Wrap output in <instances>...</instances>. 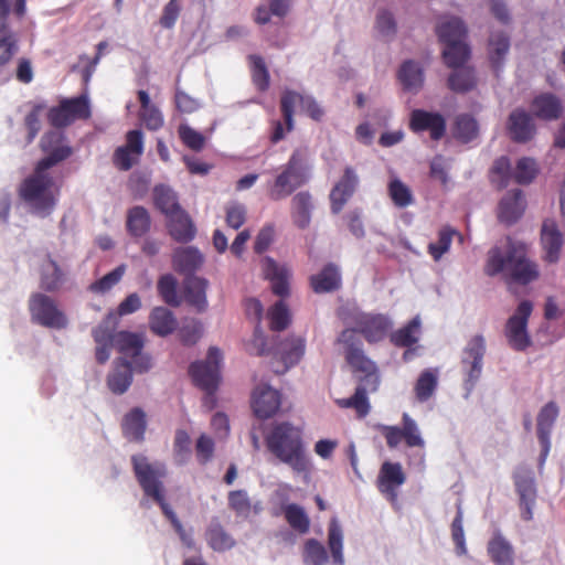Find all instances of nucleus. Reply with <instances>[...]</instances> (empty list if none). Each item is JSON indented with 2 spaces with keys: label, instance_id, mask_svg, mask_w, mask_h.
Returning a JSON list of instances; mask_svg holds the SVG:
<instances>
[{
  "label": "nucleus",
  "instance_id": "obj_58",
  "mask_svg": "<svg viewBox=\"0 0 565 565\" xmlns=\"http://www.w3.org/2000/svg\"><path fill=\"white\" fill-rule=\"evenodd\" d=\"M537 172L535 161L530 158H521L513 170V179L520 184L532 182Z\"/></svg>",
  "mask_w": 565,
  "mask_h": 565
},
{
  "label": "nucleus",
  "instance_id": "obj_4",
  "mask_svg": "<svg viewBox=\"0 0 565 565\" xmlns=\"http://www.w3.org/2000/svg\"><path fill=\"white\" fill-rule=\"evenodd\" d=\"M134 470L146 495L151 497L161 508L163 514L170 520L182 543L188 547L194 546L192 536L185 532L172 508L167 503L163 494L161 479L167 475V468L161 462L149 463L141 455L131 458Z\"/></svg>",
  "mask_w": 565,
  "mask_h": 565
},
{
  "label": "nucleus",
  "instance_id": "obj_41",
  "mask_svg": "<svg viewBox=\"0 0 565 565\" xmlns=\"http://www.w3.org/2000/svg\"><path fill=\"white\" fill-rule=\"evenodd\" d=\"M420 318L416 316L406 326L391 334V342L401 348H409L419 340Z\"/></svg>",
  "mask_w": 565,
  "mask_h": 565
},
{
  "label": "nucleus",
  "instance_id": "obj_55",
  "mask_svg": "<svg viewBox=\"0 0 565 565\" xmlns=\"http://www.w3.org/2000/svg\"><path fill=\"white\" fill-rule=\"evenodd\" d=\"M126 271L125 265H119L110 273L106 274L100 279L96 280L89 286V290L95 294H105L110 290L116 284L120 281Z\"/></svg>",
  "mask_w": 565,
  "mask_h": 565
},
{
  "label": "nucleus",
  "instance_id": "obj_50",
  "mask_svg": "<svg viewBox=\"0 0 565 565\" xmlns=\"http://www.w3.org/2000/svg\"><path fill=\"white\" fill-rule=\"evenodd\" d=\"M388 195L397 207H406L414 202L411 189L398 178H393L390 181Z\"/></svg>",
  "mask_w": 565,
  "mask_h": 565
},
{
  "label": "nucleus",
  "instance_id": "obj_40",
  "mask_svg": "<svg viewBox=\"0 0 565 565\" xmlns=\"http://www.w3.org/2000/svg\"><path fill=\"white\" fill-rule=\"evenodd\" d=\"M510 50V38L502 31H494L489 38V57L495 70H499Z\"/></svg>",
  "mask_w": 565,
  "mask_h": 565
},
{
  "label": "nucleus",
  "instance_id": "obj_48",
  "mask_svg": "<svg viewBox=\"0 0 565 565\" xmlns=\"http://www.w3.org/2000/svg\"><path fill=\"white\" fill-rule=\"evenodd\" d=\"M156 206L168 217L169 215L181 210L178 203V196L170 188L166 185H157L153 190Z\"/></svg>",
  "mask_w": 565,
  "mask_h": 565
},
{
  "label": "nucleus",
  "instance_id": "obj_8",
  "mask_svg": "<svg viewBox=\"0 0 565 565\" xmlns=\"http://www.w3.org/2000/svg\"><path fill=\"white\" fill-rule=\"evenodd\" d=\"M223 360L222 352L218 348L211 347L207 351L205 361H198L190 365V374L193 382L206 392L204 404L209 405V409L214 406L213 393L220 383V370Z\"/></svg>",
  "mask_w": 565,
  "mask_h": 565
},
{
  "label": "nucleus",
  "instance_id": "obj_5",
  "mask_svg": "<svg viewBox=\"0 0 565 565\" xmlns=\"http://www.w3.org/2000/svg\"><path fill=\"white\" fill-rule=\"evenodd\" d=\"M436 32L441 42L446 44L443 51L445 63L452 68L461 67L470 56V49L465 42L467 26L465 22L455 15L440 18Z\"/></svg>",
  "mask_w": 565,
  "mask_h": 565
},
{
  "label": "nucleus",
  "instance_id": "obj_9",
  "mask_svg": "<svg viewBox=\"0 0 565 565\" xmlns=\"http://www.w3.org/2000/svg\"><path fill=\"white\" fill-rule=\"evenodd\" d=\"M29 310L33 322L51 329H64L68 324L66 315L61 310L56 301L41 292L31 296Z\"/></svg>",
  "mask_w": 565,
  "mask_h": 565
},
{
  "label": "nucleus",
  "instance_id": "obj_20",
  "mask_svg": "<svg viewBox=\"0 0 565 565\" xmlns=\"http://www.w3.org/2000/svg\"><path fill=\"white\" fill-rule=\"evenodd\" d=\"M406 480L402 465L386 461L382 465L377 477V488L381 493L387 495L392 501L396 499V488Z\"/></svg>",
  "mask_w": 565,
  "mask_h": 565
},
{
  "label": "nucleus",
  "instance_id": "obj_16",
  "mask_svg": "<svg viewBox=\"0 0 565 565\" xmlns=\"http://www.w3.org/2000/svg\"><path fill=\"white\" fill-rule=\"evenodd\" d=\"M281 404L280 393L267 384H259L252 395L254 414L262 419L274 416Z\"/></svg>",
  "mask_w": 565,
  "mask_h": 565
},
{
  "label": "nucleus",
  "instance_id": "obj_30",
  "mask_svg": "<svg viewBox=\"0 0 565 565\" xmlns=\"http://www.w3.org/2000/svg\"><path fill=\"white\" fill-rule=\"evenodd\" d=\"M488 554L497 565H513L514 548L512 544L503 536L500 530H495L488 543Z\"/></svg>",
  "mask_w": 565,
  "mask_h": 565
},
{
  "label": "nucleus",
  "instance_id": "obj_21",
  "mask_svg": "<svg viewBox=\"0 0 565 565\" xmlns=\"http://www.w3.org/2000/svg\"><path fill=\"white\" fill-rule=\"evenodd\" d=\"M541 242L545 252V259L548 263H556L563 246V234L554 220L547 218L543 222Z\"/></svg>",
  "mask_w": 565,
  "mask_h": 565
},
{
  "label": "nucleus",
  "instance_id": "obj_38",
  "mask_svg": "<svg viewBox=\"0 0 565 565\" xmlns=\"http://www.w3.org/2000/svg\"><path fill=\"white\" fill-rule=\"evenodd\" d=\"M126 225L130 235L135 237L146 235L151 227V217L149 212L140 205L131 207L127 213Z\"/></svg>",
  "mask_w": 565,
  "mask_h": 565
},
{
  "label": "nucleus",
  "instance_id": "obj_62",
  "mask_svg": "<svg viewBox=\"0 0 565 565\" xmlns=\"http://www.w3.org/2000/svg\"><path fill=\"white\" fill-rule=\"evenodd\" d=\"M178 132L180 139L188 148L194 151H200L204 148L205 137L201 132L194 130L189 125H180L178 128Z\"/></svg>",
  "mask_w": 565,
  "mask_h": 565
},
{
  "label": "nucleus",
  "instance_id": "obj_29",
  "mask_svg": "<svg viewBox=\"0 0 565 565\" xmlns=\"http://www.w3.org/2000/svg\"><path fill=\"white\" fill-rule=\"evenodd\" d=\"M168 230L172 238L181 243H188L195 236V227L182 209L168 216Z\"/></svg>",
  "mask_w": 565,
  "mask_h": 565
},
{
  "label": "nucleus",
  "instance_id": "obj_27",
  "mask_svg": "<svg viewBox=\"0 0 565 565\" xmlns=\"http://www.w3.org/2000/svg\"><path fill=\"white\" fill-rule=\"evenodd\" d=\"M306 352V339L302 335H289L279 343L278 354L288 370L297 365Z\"/></svg>",
  "mask_w": 565,
  "mask_h": 565
},
{
  "label": "nucleus",
  "instance_id": "obj_17",
  "mask_svg": "<svg viewBox=\"0 0 565 565\" xmlns=\"http://www.w3.org/2000/svg\"><path fill=\"white\" fill-rule=\"evenodd\" d=\"M558 416V406L555 402L545 404L537 414V438L542 446L539 463L543 466L550 449L551 434Z\"/></svg>",
  "mask_w": 565,
  "mask_h": 565
},
{
  "label": "nucleus",
  "instance_id": "obj_46",
  "mask_svg": "<svg viewBox=\"0 0 565 565\" xmlns=\"http://www.w3.org/2000/svg\"><path fill=\"white\" fill-rule=\"evenodd\" d=\"M282 512L291 529L300 534L309 532L310 519L302 507L289 503L282 507Z\"/></svg>",
  "mask_w": 565,
  "mask_h": 565
},
{
  "label": "nucleus",
  "instance_id": "obj_6",
  "mask_svg": "<svg viewBox=\"0 0 565 565\" xmlns=\"http://www.w3.org/2000/svg\"><path fill=\"white\" fill-rule=\"evenodd\" d=\"M308 156L307 148L296 149L291 153L288 162L282 167L281 172L276 177L268 190V196L273 201L286 199L308 181Z\"/></svg>",
  "mask_w": 565,
  "mask_h": 565
},
{
  "label": "nucleus",
  "instance_id": "obj_10",
  "mask_svg": "<svg viewBox=\"0 0 565 565\" xmlns=\"http://www.w3.org/2000/svg\"><path fill=\"white\" fill-rule=\"evenodd\" d=\"M344 323L354 326L351 330L361 333L370 343L382 341L392 328V322L383 315L353 311L343 318Z\"/></svg>",
  "mask_w": 565,
  "mask_h": 565
},
{
  "label": "nucleus",
  "instance_id": "obj_47",
  "mask_svg": "<svg viewBox=\"0 0 565 565\" xmlns=\"http://www.w3.org/2000/svg\"><path fill=\"white\" fill-rule=\"evenodd\" d=\"M17 34L8 24L0 25V67L7 65L11 58L18 53Z\"/></svg>",
  "mask_w": 565,
  "mask_h": 565
},
{
  "label": "nucleus",
  "instance_id": "obj_23",
  "mask_svg": "<svg viewBox=\"0 0 565 565\" xmlns=\"http://www.w3.org/2000/svg\"><path fill=\"white\" fill-rule=\"evenodd\" d=\"M207 287L209 281L198 276H188L183 281L184 299L198 312H204L207 309Z\"/></svg>",
  "mask_w": 565,
  "mask_h": 565
},
{
  "label": "nucleus",
  "instance_id": "obj_56",
  "mask_svg": "<svg viewBox=\"0 0 565 565\" xmlns=\"http://www.w3.org/2000/svg\"><path fill=\"white\" fill-rule=\"evenodd\" d=\"M270 328L275 331L285 330L290 323V313L282 300L277 301L269 310Z\"/></svg>",
  "mask_w": 565,
  "mask_h": 565
},
{
  "label": "nucleus",
  "instance_id": "obj_31",
  "mask_svg": "<svg viewBox=\"0 0 565 565\" xmlns=\"http://www.w3.org/2000/svg\"><path fill=\"white\" fill-rule=\"evenodd\" d=\"M202 263L201 253L192 246L179 247L172 255L174 269L188 276H193L192 274L201 267Z\"/></svg>",
  "mask_w": 565,
  "mask_h": 565
},
{
  "label": "nucleus",
  "instance_id": "obj_53",
  "mask_svg": "<svg viewBox=\"0 0 565 565\" xmlns=\"http://www.w3.org/2000/svg\"><path fill=\"white\" fill-rule=\"evenodd\" d=\"M402 422H403V427H401V428H402L403 437H404V440H405V444L407 445V447L424 448L425 440L422 437V434H420L417 423L407 413L403 414Z\"/></svg>",
  "mask_w": 565,
  "mask_h": 565
},
{
  "label": "nucleus",
  "instance_id": "obj_43",
  "mask_svg": "<svg viewBox=\"0 0 565 565\" xmlns=\"http://www.w3.org/2000/svg\"><path fill=\"white\" fill-rule=\"evenodd\" d=\"M65 280V273L51 258L42 265L41 270V287L46 291L57 290Z\"/></svg>",
  "mask_w": 565,
  "mask_h": 565
},
{
  "label": "nucleus",
  "instance_id": "obj_19",
  "mask_svg": "<svg viewBox=\"0 0 565 565\" xmlns=\"http://www.w3.org/2000/svg\"><path fill=\"white\" fill-rule=\"evenodd\" d=\"M359 184V177L353 168L347 167L343 177L333 186L330 193L331 211L338 214L348 200L353 195Z\"/></svg>",
  "mask_w": 565,
  "mask_h": 565
},
{
  "label": "nucleus",
  "instance_id": "obj_37",
  "mask_svg": "<svg viewBox=\"0 0 565 565\" xmlns=\"http://www.w3.org/2000/svg\"><path fill=\"white\" fill-rule=\"evenodd\" d=\"M404 89L416 94L424 85V72L420 65L414 61H406L398 73Z\"/></svg>",
  "mask_w": 565,
  "mask_h": 565
},
{
  "label": "nucleus",
  "instance_id": "obj_33",
  "mask_svg": "<svg viewBox=\"0 0 565 565\" xmlns=\"http://www.w3.org/2000/svg\"><path fill=\"white\" fill-rule=\"evenodd\" d=\"M313 210L312 196L309 192L297 193L291 200V217L294 224L305 230L310 225Z\"/></svg>",
  "mask_w": 565,
  "mask_h": 565
},
{
  "label": "nucleus",
  "instance_id": "obj_64",
  "mask_svg": "<svg viewBox=\"0 0 565 565\" xmlns=\"http://www.w3.org/2000/svg\"><path fill=\"white\" fill-rule=\"evenodd\" d=\"M511 178H513V171L509 158H498L492 167V181L497 182L500 188H504Z\"/></svg>",
  "mask_w": 565,
  "mask_h": 565
},
{
  "label": "nucleus",
  "instance_id": "obj_45",
  "mask_svg": "<svg viewBox=\"0 0 565 565\" xmlns=\"http://www.w3.org/2000/svg\"><path fill=\"white\" fill-rule=\"evenodd\" d=\"M454 136L462 143H468L479 137V124L470 115L462 114L456 118Z\"/></svg>",
  "mask_w": 565,
  "mask_h": 565
},
{
  "label": "nucleus",
  "instance_id": "obj_15",
  "mask_svg": "<svg viewBox=\"0 0 565 565\" xmlns=\"http://www.w3.org/2000/svg\"><path fill=\"white\" fill-rule=\"evenodd\" d=\"M90 115L88 98L86 96L63 99L58 106L49 111V121L56 128L71 125L75 119L88 118Z\"/></svg>",
  "mask_w": 565,
  "mask_h": 565
},
{
  "label": "nucleus",
  "instance_id": "obj_63",
  "mask_svg": "<svg viewBox=\"0 0 565 565\" xmlns=\"http://www.w3.org/2000/svg\"><path fill=\"white\" fill-rule=\"evenodd\" d=\"M377 388L379 387L371 388L370 385L364 383H360L355 388L354 395L351 396L353 403L352 406L360 416L364 417L369 414L370 403L367 399V394L376 392Z\"/></svg>",
  "mask_w": 565,
  "mask_h": 565
},
{
  "label": "nucleus",
  "instance_id": "obj_24",
  "mask_svg": "<svg viewBox=\"0 0 565 565\" xmlns=\"http://www.w3.org/2000/svg\"><path fill=\"white\" fill-rule=\"evenodd\" d=\"M263 271L265 277L270 280L271 289L279 297L289 295V277L290 271L285 266H279L273 258L265 257L263 259Z\"/></svg>",
  "mask_w": 565,
  "mask_h": 565
},
{
  "label": "nucleus",
  "instance_id": "obj_42",
  "mask_svg": "<svg viewBox=\"0 0 565 565\" xmlns=\"http://www.w3.org/2000/svg\"><path fill=\"white\" fill-rule=\"evenodd\" d=\"M328 546L333 565H344L343 531L339 521L333 518L328 527Z\"/></svg>",
  "mask_w": 565,
  "mask_h": 565
},
{
  "label": "nucleus",
  "instance_id": "obj_61",
  "mask_svg": "<svg viewBox=\"0 0 565 565\" xmlns=\"http://www.w3.org/2000/svg\"><path fill=\"white\" fill-rule=\"evenodd\" d=\"M179 334L184 344L193 345L203 334V324L196 319H188L183 322Z\"/></svg>",
  "mask_w": 565,
  "mask_h": 565
},
{
  "label": "nucleus",
  "instance_id": "obj_2",
  "mask_svg": "<svg viewBox=\"0 0 565 565\" xmlns=\"http://www.w3.org/2000/svg\"><path fill=\"white\" fill-rule=\"evenodd\" d=\"M267 450L296 473H308L311 461L302 438V430L289 422L274 424L265 436Z\"/></svg>",
  "mask_w": 565,
  "mask_h": 565
},
{
  "label": "nucleus",
  "instance_id": "obj_44",
  "mask_svg": "<svg viewBox=\"0 0 565 565\" xmlns=\"http://www.w3.org/2000/svg\"><path fill=\"white\" fill-rule=\"evenodd\" d=\"M477 85L475 71L470 67H456L448 78V86L456 93H467Z\"/></svg>",
  "mask_w": 565,
  "mask_h": 565
},
{
  "label": "nucleus",
  "instance_id": "obj_32",
  "mask_svg": "<svg viewBox=\"0 0 565 565\" xmlns=\"http://www.w3.org/2000/svg\"><path fill=\"white\" fill-rule=\"evenodd\" d=\"M310 282L313 291L317 294L331 292L339 289L341 286L339 267L332 263L326 265L320 273L311 276Z\"/></svg>",
  "mask_w": 565,
  "mask_h": 565
},
{
  "label": "nucleus",
  "instance_id": "obj_28",
  "mask_svg": "<svg viewBox=\"0 0 565 565\" xmlns=\"http://www.w3.org/2000/svg\"><path fill=\"white\" fill-rule=\"evenodd\" d=\"M146 428V413L140 407H134L122 418V434L129 441H142L145 439Z\"/></svg>",
  "mask_w": 565,
  "mask_h": 565
},
{
  "label": "nucleus",
  "instance_id": "obj_51",
  "mask_svg": "<svg viewBox=\"0 0 565 565\" xmlns=\"http://www.w3.org/2000/svg\"><path fill=\"white\" fill-rule=\"evenodd\" d=\"M438 383L437 373L425 370L418 377L415 385L416 397L419 402H426L434 394Z\"/></svg>",
  "mask_w": 565,
  "mask_h": 565
},
{
  "label": "nucleus",
  "instance_id": "obj_7",
  "mask_svg": "<svg viewBox=\"0 0 565 565\" xmlns=\"http://www.w3.org/2000/svg\"><path fill=\"white\" fill-rule=\"evenodd\" d=\"M339 344H343L345 349L347 362L355 372H360L363 376L359 377L360 383L379 387L380 373L376 364L370 360L362 348V342L351 329H344L337 339Z\"/></svg>",
  "mask_w": 565,
  "mask_h": 565
},
{
  "label": "nucleus",
  "instance_id": "obj_14",
  "mask_svg": "<svg viewBox=\"0 0 565 565\" xmlns=\"http://www.w3.org/2000/svg\"><path fill=\"white\" fill-rule=\"evenodd\" d=\"M486 341L482 335H475L462 351L461 364L466 374L465 387L469 394L482 373Z\"/></svg>",
  "mask_w": 565,
  "mask_h": 565
},
{
  "label": "nucleus",
  "instance_id": "obj_1",
  "mask_svg": "<svg viewBox=\"0 0 565 565\" xmlns=\"http://www.w3.org/2000/svg\"><path fill=\"white\" fill-rule=\"evenodd\" d=\"M71 153V147L55 149L53 153L39 161L34 173L22 182L19 193L33 215L44 218L53 212L58 190L46 170L68 158Z\"/></svg>",
  "mask_w": 565,
  "mask_h": 565
},
{
  "label": "nucleus",
  "instance_id": "obj_11",
  "mask_svg": "<svg viewBox=\"0 0 565 565\" xmlns=\"http://www.w3.org/2000/svg\"><path fill=\"white\" fill-rule=\"evenodd\" d=\"M113 341L114 347L125 355L124 359H131L136 372L146 373L152 367L151 358L142 352L145 347V335L142 333L119 331L115 333Z\"/></svg>",
  "mask_w": 565,
  "mask_h": 565
},
{
  "label": "nucleus",
  "instance_id": "obj_52",
  "mask_svg": "<svg viewBox=\"0 0 565 565\" xmlns=\"http://www.w3.org/2000/svg\"><path fill=\"white\" fill-rule=\"evenodd\" d=\"M177 279L171 274H166L160 277L158 281V292L163 301L172 307H178L181 303V299L177 291Z\"/></svg>",
  "mask_w": 565,
  "mask_h": 565
},
{
  "label": "nucleus",
  "instance_id": "obj_25",
  "mask_svg": "<svg viewBox=\"0 0 565 565\" xmlns=\"http://www.w3.org/2000/svg\"><path fill=\"white\" fill-rule=\"evenodd\" d=\"M132 370L134 365L127 359L115 362L107 375L108 388L116 395L126 393L132 383Z\"/></svg>",
  "mask_w": 565,
  "mask_h": 565
},
{
  "label": "nucleus",
  "instance_id": "obj_35",
  "mask_svg": "<svg viewBox=\"0 0 565 565\" xmlns=\"http://www.w3.org/2000/svg\"><path fill=\"white\" fill-rule=\"evenodd\" d=\"M149 327L154 334L167 337L175 331L178 322L171 310L166 307H156L149 316Z\"/></svg>",
  "mask_w": 565,
  "mask_h": 565
},
{
  "label": "nucleus",
  "instance_id": "obj_57",
  "mask_svg": "<svg viewBox=\"0 0 565 565\" xmlns=\"http://www.w3.org/2000/svg\"><path fill=\"white\" fill-rule=\"evenodd\" d=\"M375 29L382 38L392 39L397 30L392 12L385 9L380 10L375 18Z\"/></svg>",
  "mask_w": 565,
  "mask_h": 565
},
{
  "label": "nucleus",
  "instance_id": "obj_54",
  "mask_svg": "<svg viewBox=\"0 0 565 565\" xmlns=\"http://www.w3.org/2000/svg\"><path fill=\"white\" fill-rule=\"evenodd\" d=\"M455 235H457V232L449 226L439 231L438 241L428 245V252L435 260H439L449 250Z\"/></svg>",
  "mask_w": 565,
  "mask_h": 565
},
{
  "label": "nucleus",
  "instance_id": "obj_18",
  "mask_svg": "<svg viewBox=\"0 0 565 565\" xmlns=\"http://www.w3.org/2000/svg\"><path fill=\"white\" fill-rule=\"evenodd\" d=\"M409 127L415 132L428 130L434 140H439L445 135L446 121L438 113L414 109L411 114Z\"/></svg>",
  "mask_w": 565,
  "mask_h": 565
},
{
  "label": "nucleus",
  "instance_id": "obj_13",
  "mask_svg": "<svg viewBox=\"0 0 565 565\" xmlns=\"http://www.w3.org/2000/svg\"><path fill=\"white\" fill-rule=\"evenodd\" d=\"M300 106L301 110L308 114L313 120H321L324 111L310 95H302L297 92L285 89L280 98V108L287 126V131L294 129L295 107Z\"/></svg>",
  "mask_w": 565,
  "mask_h": 565
},
{
  "label": "nucleus",
  "instance_id": "obj_34",
  "mask_svg": "<svg viewBox=\"0 0 565 565\" xmlns=\"http://www.w3.org/2000/svg\"><path fill=\"white\" fill-rule=\"evenodd\" d=\"M514 484L521 502H535L536 487L534 472L530 467L520 466L513 473Z\"/></svg>",
  "mask_w": 565,
  "mask_h": 565
},
{
  "label": "nucleus",
  "instance_id": "obj_12",
  "mask_svg": "<svg viewBox=\"0 0 565 565\" xmlns=\"http://www.w3.org/2000/svg\"><path fill=\"white\" fill-rule=\"evenodd\" d=\"M532 310V302L523 300L507 321L504 333L509 345L515 351H524L531 344L527 333V321Z\"/></svg>",
  "mask_w": 565,
  "mask_h": 565
},
{
  "label": "nucleus",
  "instance_id": "obj_26",
  "mask_svg": "<svg viewBox=\"0 0 565 565\" xmlns=\"http://www.w3.org/2000/svg\"><path fill=\"white\" fill-rule=\"evenodd\" d=\"M511 138L516 142H526L535 134V126L530 114L522 109L513 110L508 125Z\"/></svg>",
  "mask_w": 565,
  "mask_h": 565
},
{
  "label": "nucleus",
  "instance_id": "obj_60",
  "mask_svg": "<svg viewBox=\"0 0 565 565\" xmlns=\"http://www.w3.org/2000/svg\"><path fill=\"white\" fill-rule=\"evenodd\" d=\"M175 461L180 465L184 463L191 456V438L190 435L183 430L178 429L174 436L173 444Z\"/></svg>",
  "mask_w": 565,
  "mask_h": 565
},
{
  "label": "nucleus",
  "instance_id": "obj_59",
  "mask_svg": "<svg viewBox=\"0 0 565 565\" xmlns=\"http://www.w3.org/2000/svg\"><path fill=\"white\" fill-rule=\"evenodd\" d=\"M228 507L237 515L247 518L250 513L252 503L245 490H234L228 493Z\"/></svg>",
  "mask_w": 565,
  "mask_h": 565
},
{
  "label": "nucleus",
  "instance_id": "obj_36",
  "mask_svg": "<svg viewBox=\"0 0 565 565\" xmlns=\"http://www.w3.org/2000/svg\"><path fill=\"white\" fill-rule=\"evenodd\" d=\"M532 109L536 117L553 120L561 116L563 106L558 97L554 94L545 93L533 99Z\"/></svg>",
  "mask_w": 565,
  "mask_h": 565
},
{
  "label": "nucleus",
  "instance_id": "obj_49",
  "mask_svg": "<svg viewBox=\"0 0 565 565\" xmlns=\"http://www.w3.org/2000/svg\"><path fill=\"white\" fill-rule=\"evenodd\" d=\"M302 559L305 565H326L329 556L322 543L316 539H309L303 545Z\"/></svg>",
  "mask_w": 565,
  "mask_h": 565
},
{
  "label": "nucleus",
  "instance_id": "obj_3",
  "mask_svg": "<svg viewBox=\"0 0 565 565\" xmlns=\"http://www.w3.org/2000/svg\"><path fill=\"white\" fill-rule=\"evenodd\" d=\"M486 274L495 276L504 273L513 281L526 285L539 277L535 263L526 256L525 245L507 238L504 247L494 246L488 252Z\"/></svg>",
  "mask_w": 565,
  "mask_h": 565
},
{
  "label": "nucleus",
  "instance_id": "obj_22",
  "mask_svg": "<svg viewBox=\"0 0 565 565\" xmlns=\"http://www.w3.org/2000/svg\"><path fill=\"white\" fill-rule=\"evenodd\" d=\"M525 210V200L523 192L515 189L507 193L500 201L498 207V218L504 224L515 223Z\"/></svg>",
  "mask_w": 565,
  "mask_h": 565
},
{
  "label": "nucleus",
  "instance_id": "obj_39",
  "mask_svg": "<svg viewBox=\"0 0 565 565\" xmlns=\"http://www.w3.org/2000/svg\"><path fill=\"white\" fill-rule=\"evenodd\" d=\"M205 537L211 548L217 552L231 550L235 545V540L225 531L217 519L211 521Z\"/></svg>",
  "mask_w": 565,
  "mask_h": 565
}]
</instances>
